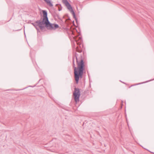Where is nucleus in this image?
Returning <instances> with one entry per match:
<instances>
[{
  "label": "nucleus",
  "mask_w": 154,
  "mask_h": 154,
  "mask_svg": "<svg viewBox=\"0 0 154 154\" xmlns=\"http://www.w3.org/2000/svg\"><path fill=\"white\" fill-rule=\"evenodd\" d=\"M84 65L82 60H81L79 63H78L77 68H75L74 75L75 81L78 83L79 78H82Z\"/></svg>",
  "instance_id": "nucleus-1"
},
{
  "label": "nucleus",
  "mask_w": 154,
  "mask_h": 154,
  "mask_svg": "<svg viewBox=\"0 0 154 154\" xmlns=\"http://www.w3.org/2000/svg\"><path fill=\"white\" fill-rule=\"evenodd\" d=\"M43 19L42 23L45 25V26L48 29H55L59 28L58 25L54 24H51L49 22L47 17V13L45 11H42Z\"/></svg>",
  "instance_id": "nucleus-2"
},
{
  "label": "nucleus",
  "mask_w": 154,
  "mask_h": 154,
  "mask_svg": "<svg viewBox=\"0 0 154 154\" xmlns=\"http://www.w3.org/2000/svg\"><path fill=\"white\" fill-rule=\"evenodd\" d=\"M74 100L76 103L79 101V98L80 96L79 91V89L75 88L73 93Z\"/></svg>",
  "instance_id": "nucleus-3"
},
{
  "label": "nucleus",
  "mask_w": 154,
  "mask_h": 154,
  "mask_svg": "<svg viewBox=\"0 0 154 154\" xmlns=\"http://www.w3.org/2000/svg\"><path fill=\"white\" fill-rule=\"evenodd\" d=\"M63 3L66 6L67 8L68 9H69L70 11H72L73 13H74V12L72 10V8L70 5V4L68 2L67 0H63Z\"/></svg>",
  "instance_id": "nucleus-4"
},
{
  "label": "nucleus",
  "mask_w": 154,
  "mask_h": 154,
  "mask_svg": "<svg viewBox=\"0 0 154 154\" xmlns=\"http://www.w3.org/2000/svg\"><path fill=\"white\" fill-rule=\"evenodd\" d=\"M49 6H51L52 5L50 0H44Z\"/></svg>",
  "instance_id": "nucleus-5"
},
{
  "label": "nucleus",
  "mask_w": 154,
  "mask_h": 154,
  "mask_svg": "<svg viewBox=\"0 0 154 154\" xmlns=\"http://www.w3.org/2000/svg\"><path fill=\"white\" fill-rule=\"evenodd\" d=\"M75 41L77 42V44H80V43H81L82 42V38L80 37H79V40L78 41V42H77V40L76 39L75 40Z\"/></svg>",
  "instance_id": "nucleus-6"
}]
</instances>
